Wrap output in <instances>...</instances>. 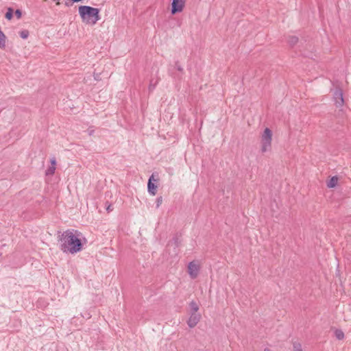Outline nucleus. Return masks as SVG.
Returning a JSON list of instances; mask_svg holds the SVG:
<instances>
[{"label": "nucleus", "instance_id": "nucleus-1", "mask_svg": "<svg viewBox=\"0 0 351 351\" xmlns=\"http://www.w3.org/2000/svg\"><path fill=\"white\" fill-rule=\"evenodd\" d=\"M60 250L63 252L76 254L83 249L86 243V239L82 237L81 232L74 230H66L59 236Z\"/></svg>", "mask_w": 351, "mask_h": 351}, {"label": "nucleus", "instance_id": "nucleus-2", "mask_svg": "<svg viewBox=\"0 0 351 351\" xmlns=\"http://www.w3.org/2000/svg\"><path fill=\"white\" fill-rule=\"evenodd\" d=\"M79 14L84 23L89 25H95L100 20L99 8L88 5H80L78 8Z\"/></svg>", "mask_w": 351, "mask_h": 351}, {"label": "nucleus", "instance_id": "nucleus-3", "mask_svg": "<svg viewBox=\"0 0 351 351\" xmlns=\"http://www.w3.org/2000/svg\"><path fill=\"white\" fill-rule=\"evenodd\" d=\"M272 139V132L269 128H265L261 136V150L263 152H266L271 148V143Z\"/></svg>", "mask_w": 351, "mask_h": 351}, {"label": "nucleus", "instance_id": "nucleus-4", "mask_svg": "<svg viewBox=\"0 0 351 351\" xmlns=\"http://www.w3.org/2000/svg\"><path fill=\"white\" fill-rule=\"evenodd\" d=\"M155 174L152 173V175L149 177L147 182V191L149 194L152 195H155L157 193V183L159 181V179L157 178L155 179Z\"/></svg>", "mask_w": 351, "mask_h": 351}, {"label": "nucleus", "instance_id": "nucleus-5", "mask_svg": "<svg viewBox=\"0 0 351 351\" xmlns=\"http://www.w3.org/2000/svg\"><path fill=\"white\" fill-rule=\"evenodd\" d=\"M185 5V0H173L171 3V13L176 14L182 12Z\"/></svg>", "mask_w": 351, "mask_h": 351}, {"label": "nucleus", "instance_id": "nucleus-6", "mask_svg": "<svg viewBox=\"0 0 351 351\" xmlns=\"http://www.w3.org/2000/svg\"><path fill=\"white\" fill-rule=\"evenodd\" d=\"M182 243L181 236L176 234L171 241H169L167 244V247H173V253L172 255H177L178 251L177 248H178Z\"/></svg>", "mask_w": 351, "mask_h": 351}, {"label": "nucleus", "instance_id": "nucleus-7", "mask_svg": "<svg viewBox=\"0 0 351 351\" xmlns=\"http://www.w3.org/2000/svg\"><path fill=\"white\" fill-rule=\"evenodd\" d=\"M199 271V266L194 261L190 262L188 265V271L192 279L197 277Z\"/></svg>", "mask_w": 351, "mask_h": 351}, {"label": "nucleus", "instance_id": "nucleus-8", "mask_svg": "<svg viewBox=\"0 0 351 351\" xmlns=\"http://www.w3.org/2000/svg\"><path fill=\"white\" fill-rule=\"evenodd\" d=\"M333 98L337 107H341L343 105L344 99L343 91L341 88H337L333 94Z\"/></svg>", "mask_w": 351, "mask_h": 351}, {"label": "nucleus", "instance_id": "nucleus-9", "mask_svg": "<svg viewBox=\"0 0 351 351\" xmlns=\"http://www.w3.org/2000/svg\"><path fill=\"white\" fill-rule=\"evenodd\" d=\"M201 315L198 313L191 312L187 324L190 328H194L199 322Z\"/></svg>", "mask_w": 351, "mask_h": 351}, {"label": "nucleus", "instance_id": "nucleus-10", "mask_svg": "<svg viewBox=\"0 0 351 351\" xmlns=\"http://www.w3.org/2000/svg\"><path fill=\"white\" fill-rule=\"evenodd\" d=\"M338 178L337 176L332 177L327 183L328 188H334L337 184Z\"/></svg>", "mask_w": 351, "mask_h": 351}, {"label": "nucleus", "instance_id": "nucleus-11", "mask_svg": "<svg viewBox=\"0 0 351 351\" xmlns=\"http://www.w3.org/2000/svg\"><path fill=\"white\" fill-rule=\"evenodd\" d=\"M288 43L290 46L293 47L298 42V38L295 36H289L287 40Z\"/></svg>", "mask_w": 351, "mask_h": 351}, {"label": "nucleus", "instance_id": "nucleus-12", "mask_svg": "<svg viewBox=\"0 0 351 351\" xmlns=\"http://www.w3.org/2000/svg\"><path fill=\"white\" fill-rule=\"evenodd\" d=\"M189 306H190L191 312L197 313V311L199 310V305L196 302L191 301L189 304Z\"/></svg>", "mask_w": 351, "mask_h": 351}, {"label": "nucleus", "instance_id": "nucleus-13", "mask_svg": "<svg viewBox=\"0 0 351 351\" xmlns=\"http://www.w3.org/2000/svg\"><path fill=\"white\" fill-rule=\"evenodd\" d=\"M335 337L339 339V340H341L344 338V333L343 332L340 330V329H337L335 330Z\"/></svg>", "mask_w": 351, "mask_h": 351}, {"label": "nucleus", "instance_id": "nucleus-14", "mask_svg": "<svg viewBox=\"0 0 351 351\" xmlns=\"http://www.w3.org/2000/svg\"><path fill=\"white\" fill-rule=\"evenodd\" d=\"M14 10L12 8H8L5 14V17L8 20H11L13 18Z\"/></svg>", "mask_w": 351, "mask_h": 351}, {"label": "nucleus", "instance_id": "nucleus-15", "mask_svg": "<svg viewBox=\"0 0 351 351\" xmlns=\"http://www.w3.org/2000/svg\"><path fill=\"white\" fill-rule=\"evenodd\" d=\"M293 351H303L301 343L298 341L293 343Z\"/></svg>", "mask_w": 351, "mask_h": 351}, {"label": "nucleus", "instance_id": "nucleus-16", "mask_svg": "<svg viewBox=\"0 0 351 351\" xmlns=\"http://www.w3.org/2000/svg\"><path fill=\"white\" fill-rule=\"evenodd\" d=\"M56 167L50 166L45 171L46 176H53L55 173Z\"/></svg>", "mask_w": 351, "mask_h": 351}, {"label": "nucleus", "instance_id": "nucleus-17", "mask_svg": "<svg viewBox=\"0 0 351 351\" xmlns=\"http://www.w3.org/2000/svg\"><path fill=\"white\" fill-rule=\"evenodd\" d=\"M29 31H28V30H26V29L23 30V31H21V32H19V35H20V36H21L23 39H26V38H28V36H29Z\"/></svg>", "mask_w": 351, "mask_h": 351}, {"label": "nucleus", "instance_id": "nucleus-18", "mask_svg": "<svg viewBox=\"0 0 351 351\" xmlns=\"http://www.w3.org/2000/svg\"><path fill=\"white\" fill-rule=\"evenodd\" d=\"M175 67L176 69L181 73L182 74L184 72L183 68L181 66V65L179 64L178 61H176L175 62Z\"/></svg>", "mask_w": 351, "mask_h": 351}, {"label": "nucleus", "instance_id": "nucleus-19", "mask_svg": "<svg viewBox=\"0 0 351 351\" xmlns=\"http://www.w3.org/2000/svg\"><path fill=\"white\" fill-rule=\"evenodd\" d=\"M162 196L158 197L156 200V208H159L160 206L162 204Z\"/></svg>", "mask_w": 351, "mask_h": 351}, {"label": "nucleus", "instance_id": "nucleus-20", "mask_svg": "<svg viewBox=\"0 0 351 351\" xmlns=\"http://www.w3.org/2000/svg\"><path fill=\"white\" fill-rule=\"evenodd\" d=\"M169 73L171 76H172L174 78L180 79L182 75L180 74H176L172 72L170 69H169Z\"/></svg>", "mask_w": 351, "mask_h": 351}, {"label": "nucleus", "instance_id": "nucleus-21", "mask_svg": "<svg viewBox=\"0 0 351 351\" xmlns=\"http://www.w3.org/2000/svg\"><path fill=\"white\" fill-rule=\"evenodd\" d=\"M15 15L17 19H21L22 16V11L19 9L16 10L15 11Z\"/></svg>", "mask_w": 351, "mask_h": 351}, {"label": "nucleus", "instance_id": "nucleus-22", "mask_svg": "<svg viewBox=\"0 0 351 351\" xmlns=\"http://www.w3.org/2000/svg\"><path fill=\"white\" fill-rule=\"evenodd\" d=\"M50 162H51V167H56V160L54 157H53L52 158H51L50 160Z\"/></svg>", "mask_w": 351, "mask_h": 351}, {"label": "nucleus", "instance_id": "nucleus-23", "mask_svg": "<svg viewBox=\"0 0 351 351\" xmlns=\"http://www.w3.org/2000/svg\"><path fill=\"white\" fill-rule=\"evenodd\" d=\"M155 87V84H154V83H152V80L150 81V84H149V90H152Z\"/></svg>", "mask_w": 351, "mask_h": 351}, {"label": "nucleus", "instance_id": "nucleus-24", "mask_svg": "<svg viewBox=\"0 0 351 351\" xmlns=\"http://www.w3.org/2000/svg\"><path fill=\"white\" fill-rule=\"evenodd\" d=\"M88 134H89L90 136H91V135H93V133H94V130H92V129H90V128H88Z\"/></svg>", "mask_w": 351, "mask_h": 351}, {"label": "nucleus", "instance_id": "nucleus-25", "mask_svg": "<svg viewBox=\"0 0 351 351\" xmlns=\"http://www.w3.org/2000/svg\"><path fill=\"white\" fill-rule=\"evenodd\" d=\"M107 211L109 213L110 211H112L113 210V208H112V205H109L108 207H107Z\"/></svg>", "mask_w": 351, "mask_h": 351}, {"label": "nucleus", "instance_id": "nucleus-26", "mask_svg": "<svg viewBox=\"0 0 351 351\" xmlns=\"http://www.w3.org/2000/svg\"><path fill=\"white\" fill-rule=\"evenodd\" d=\"M73 3H72V2H71V3H70V2H66V3H65V5H66V6H67V7H69V6L72 5V4H73Z\"/></svg>", "mask_w": 351, "mask_h": 351}, {"label": "nucleus", "instance_id": "nucleus-27", "mask_svg": "<svg viewBox=\"0 0 351 351\" xmlns=\"http://www.w3.org/2000/svg\"><path fill=\"white\" fill-rule=\"evenodd\" d=\"M263 351H271L270 348L267 347V348H265Z\"/></svg>", "mask_w": 351, "mask_h": 351}, {"label": "nucleus", "instance_id": "nucleus-28", "mask_svg": "<svg viewBox=\"0 0 351 351\" xmlns=\"http://www.w3.org/2000/svg\"><path fill=\"white\" fill-rule=\"evenodd\" d=\"M1 256V253H0V256Z\"/></svg>", "mask_w": 351, "mask_h": 351}, {"label": "nucleus", "instance_id": "nucleus-29", "mask_svg": "<svg viewBox=\"0 0 351 351\" xmlns=\"http://www.w3.org/2000/svg\"><path fill=\"white\" fill-rule=\"evenodd\" d=\"M70 1H71V0H69Z\"/></svg>", "mask_w": 351, "mask_h": 351}]
</instances>
